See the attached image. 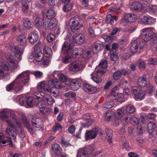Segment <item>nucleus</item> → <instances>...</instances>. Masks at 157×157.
<instances>
[{
    "label": "nucleus",
    "instance_id": "f257e3e1",
    "mask_svg": "<svg viewBox=\"0 0 157 157\" xmlns=\"http://www.w3.org/2000/svg\"><path fill=\"white\" fill-rule=\"evenodd\" d=\"M19 44L24 46H26L27 39L23 35H20L16 38ZM10 49L15 53L14 55L10 54L6 57L8 63L6 61L0 62V77H3L5 75V72L10 71L14 72L19 69L17 62L21 59V56L24 51V48L18 46H13Z\"/></svg>",
    "mask_w": 157,
    "mask_h": 157
},
{
    "label": "nucleus",
    "instance_id": "f03ea898",
    "mask_svg": "<svg viewBox=\"0 0 157 157\" xmlns=\"http://www.w3.org/2000/svg\"><path fill=\"white\" fill-rule=\"evenodd\" d=\"M29 79V72L24 71L19 74L13 82L6 86V90L10 91L13 90L16 93H20L23 90L22 84L23 83L25 86H28Z\"/></svg>",
    "mask_w": 157,
    "mask_h": 157
},
{
    "label": "nucleus",
    "instance_id": "7ed1b4c3",
    "mask_svg": "<svg viewBox=\"0 0 157 157\" xmlns=\"http://www.w3.org/2000/svg\"><path fill=\"white\" fill-rule=\"evenodd\" d=\"M0 118L6 119L8 127L11 129H15V127L20 128L21 123L19 121L18 117L16 115L14 112L8 109H3L0 110Z\"/></svg>",
    "mask_w": 157,
    "mask_h": 157
},
{
    "label": "nucleus",
    "instance_id": "20e7f679",
    "mask_svg": "<svg viewBox=\"0 0 157 157\" xmlns=\"http://www.w3.org/2000/svg\"><path fill=\"white\" fill-rule=\"evenodd\" d=\"M107 66V60H102L98 67H96V69H97V70L91 74V79L96 83L99 84L101 82L102 79L99 77L106 72Z\"/></svg>",
    "mask_w": 157,
    "mask_h": 157
},
{
    "label": "nucleus",
    "instance_id": "39448f33",
    "mask_svg": "<svg viewBox=\"0 0 157 157\" xmlns=\"http://www.w3.org/2000/svg\"><path fill=\"white\" fill-rule=\"evenodd\" d=\"M50 86L48 84L45 83L44 81L39 82L37 85V91L35 92L34 97L35 99L39 100L40 98H43L45 96V94L43 91L46 92L48 91V89Z\"/></svg>",
    "mask_w": 157,
    "mask_h": 157
},
{
    "label": "nucleus",
    "instance_id": "423d86ee",
    "mask_svg": "<svg viewBox=\"0 0 157 157\" xmlns=\"http://www.w3.org/2000/svg\"><path fill=\"white\" fill-rule=\"evenodd\" d=\"M33 128H32L28 123H27L26 126L30 133H33L34 130H37L41 128L43 126V123L42 120L38 118L33 117L31 121Z\"/></svg>",
    "mask_w": 157,
    "mask_h": 157
},
{
    "label": "nucleus",
    "instance_id": "0eeeda50",
    "mask_svg": "<svg viewBox=\"0 0 157 157\" xmlns=\"http://www.w3.org/2000/svg\"><path fill=\"white\" fill-rule=\"evenodd\" d=\"M154 28L149 27L143 29L141 30L140 36L142 39L145 41L150 40L155 33Z\"/></svg>",
    "mask_w": 157,
    "mask_h": 157
},
{
    "label": "nucleus",
    "instance_id": "6e6552de",
    "mask_svg": "<svg viewBox=\"0 0 157 157\" xmlns=\"http://www.w3.org/2000/svg\"><path fill=\"white\" fill-rule=\"evenodd\" d=\"M80 21L81 19L78 16H75L71 18L69 25L73 32H74L82 27L83 25L80 24Z\"/></svg>",
    "mask_w": 157,
    "mask_h": 157
},
{
    "label": "nucleus",
    "instance_id": "1a4fd4ad",
    "mask_svg": "<svg viewBox=\"0 0 157 157\" xmlns=\"http://www.w3.org/2000/svg\"><path fill=\"white\" fill-rule=\"evenodd\" d=\"M85 65L80 61H77L71 63L69 65L68 70L71 74H75L83 69Z\"/></svg>",
    "mask_w": 157,
    "mask_h": 157
},
{
    "label": "nucleus",
    "instance_id": "9d476101",
    "mask_svg": "<svg viewBox=\"0 0 157 157\" xmlns=\"http://www.w3.org/2000/svg\"><path fill=\"white\" fill-rule=\"evenodd\" d=\"M144 43L140 40V38H138L136 40H133L131 43L130 48L131 53L134 54L137 51L138 48L139 47L140 49H142L144 46Z\"/></svg>",
    "mask_w": 157,
    "mask_h": 157
},
{
    "label": "nucleus",
    "instance_id": "9b49d317",
    "mask_svg": "<svg viewBox=\"0 0 157 157\" xmlns=\"http://www.w3.org/2000/svg\"><path fill=\"white\" fill-rule=\"evenodd\" d=\"M132 90L134 95V97L136 100H142L144 98L145 93V91L137 86H133Z\"/></svg>",
    "mask_w": 157,
    "mask_h": 157
},
{
    "label": "nucleus",
    "instance_id": "f8f14e48",
    "mask_svg": "<svg viewBox=\"0 0 157 157\" xmlns=\"http://www.w3.org/2000/svg\"><path fill=\"white\" fill-rule=\"evenodd\" d=\"M19 128H18V127H15V129H11L12 130H11L10 128L7 127L6 131V134L7 135H9L10 137H8L7 139L3 141L2 142V143L4 144L10 142V144H12V143L11 142V140L10 137H13V138H15L16 136L15 132H17Z\"/></svg>",
    "mask_w": 157,
    "mask_h": 157
},
{
    "label": "nucleus",
    "instance_id": "ddd939ff",
    "mask_svg": "<svg viewBox=\"0 0 157 157\" xmlns=\"http://www.w3.org/2000/svg\"><path fill=\"white\" fill-rule=\"evenodd\" d=\"M78 79H70L66 82L67 84L69 85L71 89L73 90H77L81 86Z\"/></svg>",
    "mask_w": 157,
    "mask_h": 157
},
{
    "label": "nucleus",
    "instance_id": "4468645a",
    "mask_svg": "<svg viewBox=\"0 0 157 157\" xmlns=\"http://www.w3.org/2000/svg\"><path fill=\"white\" fill-rule=\"evenodd\" d=\"M58 23L56 19L52 18L50 21H45L43 23V27L45 29H51L56 27Z\"/></svg>",
    "mask_w": 157,
    "mask_h": 157
},
{
    "label": "nucleus",
    "instance_id": "2eb2a0df",
    "mask_svg": "<svg viewBox=\"0 0 157 157\" xmlns=\"http://www.w3.org/2000/svg\"><path fill=\"white\" fill-rule=\"evenodd\" d=\"M35 53V59L37 62H40L43 59V54L41 52L39 44L36 45L34 47Z\"/></svg>",
    "mask_w": 157,
    "mask_h": 157
},
{
    "label": "nucleus",
    "instance_id": "dca6fc26",
    "mask_svg": "<svg viewBox=\"0 0 157 157\" xmlns=\"http://www.w3.org/2000/svg\"><path fill=\"white\" fill-rule=\"evenodd\" d=\"M147 6L144 4H142L141 3L138 2H133L130 6V9L132 10L136 11L138 12L141 11Z\"/></svg>",
    "mask_w": 157,
    "mask_h": 157
},
{
    "label": "nucleus",
    "instance_id": "f3484780",
    "mask_svg": "<svg viewBox=\"0 0 157 157\" xmlns=\"http://www.w3.org/2000/svg\"><path fill=\"white\" fill-rule=\"evenodd\" d=\"M42 99V101L40 102H42L44 105H51L55 102V101L53 98L50 95H47L45 94V96L43 98H40Z\"/></svg>",
    "mask_w": 157,
    "mask_h": 157
},
{
    "label": "nucleus",
    "instance_id": "a211bd4d",
    "mask_svg": "<svg viewBox=\"0 0 157 157\" xmlns=\"http://www.w3.org/2000/svg\"><path fill=\"white\" fill-rule=\"evenodd\" d=\"M98 131V128H94L91 131L86 132L85 135L86 140L95 138L96 136Z\"/></svg>",
    "mask_w": 157,
    "mask_h": 157
},
{
    "label": "nucleus",
    "instance_id": "6ab92c4d",
    "mask_svg": "<svg viewBox=\"0 0 157 157\" xmlns=\"http://www.w3.org/2000/svg\"><path fill=\"white\" fill-rule=\"evenodd\" d=\"M83 87L84 91L90 94L94 93L97 90V87L88 83L84 84Z\"/></svg>",
    "mask_w": 157,
    "mask_h": 157
},
{
    "label": "nucleus",
    "instance_id": "aec40b11",
    "mask_svg": "<svg viewBox=\"0 0 157 157\" xmlns=\"http://www.w3.org/2000/svg\"><path fill=\"white\" fill-rule=\"evenodd\" d=\"M72 41L79 44L83 43L85 40L84 36L80 34H75L72 36Z\"/></svg>",
    "mask_w": 157,
    "mask_h": 157
},
{
    "label": "nucleus",
    "instance_id": "412c9836",
    "mask_svg": "<svg viewBox=\"0 0 157 157\" xmlns=\"http://www.w3.org/2000/svg\"><path fill=\"white\" fill-rule=\"evenodd\" d=\"M125 21L127 22H135L136 19V15L132 13H126L124 15Z\"/></svg>",
    "mask_w": 157,
    "mask_h": 157
},
{
    "label": "nucleus",
    "instance_id": "4be33fe9",
    "mask_svg": "<svg viewBox=\"0 0 157 157\" xmlns=\"http://www.w3.org/2000/svg\"><path fill=\"white\" fill-rule=\"evenodd\" d=\"M130 72V71H126L125 70H122L121 71H117L113 74V78L115 80L119 79L121 78V75H124L129 73Z\"/></svg>",
    "mask_w": 157,
    "mask_h": 157
},
{
    "label": "nucleus",
    "instance_id": "5701e85b",
    "mask_svg": "<svg viewBox=\"0 0 157 157\" xmlns=\"http://www.w3.org/2000/svg\"><path fill=\"white\" fill-rule=\"evenodd\" d=\"M28 39L29 42L33 44L38 40L39 36L36 33L32 32L29 34Z\"/></svg>",
    "mask_w": 157,
    "mask_h": 157
},
{
    "label": "nucleus",
    "instance_id": "b1692460",
    "mask_svg": "<svg viewBox=\"0 0 157 157\" xmlns=\"http://www.w3.org/2000/svg\"><path fill=\"white\" fill-rule=\"evenodd\" d=\"M83 49L81 48H75L72 53V56L75 58H79L83 54Z\"/></svg>",
    "mask_w": 157,
    "mask_h": 157
},
{
    "label": "nucleus",
    "instance_id": "393cba45",
    "mask_svg": "<svg viewBox=\"0 0 157 157\" xmlns=\"http://www.w3.org/2000/svg\"><path fill=\"white\" fill-rule=\"evenodd\" d=\"M71 44V43L69 42V41H66L65 42L63 45L62 50L65 51L67 54L69 53L72 50Z\"/></svg>",
    "mask_w": 157,
    "mask_h": 157
},
{
    "label": "nucleus",
    "instance_id": "a878e982",
    "mask_svg": "<svg viewBox=\"0 0 157 157\" xmlns=\"http://www.w3.org/2000/svg\"><path fill=\"white\" fill-rule=\"evenodd\" d=\"M146 78L144 77H140L138 78L137 84L140 87H145L147 85Z\"/></svg>",
    "mask_w": 157,
    "mask_h": 157
},
{
    "label": "nucleus",
    "instance_id": "bb28decb",
    "mask_svg": "<svg viewBox=\"0 0 157 157\" xmlns=\"http://www.w3.org/2000/svg\"><path fill=\"white\" fill-rule=\"evenodd\" d=\"M38 105L41 113H47L50 110L49 109L42 105V102H39L38 104Z\"/></svg>",
    "mask_w": 157,
    "mask_h": 157
},
{
    "label": "nucleus",
    "instance_id": "cd10ccee",
    "mask_svg": "<svg viewBox=\"0 0 157 157\" xmlns=\"http://www.w3.org/2000/svg\"><path fill=\"white\" fill-rule=\"evenodd\" d=\"M103 47V45L101 44H95L92 49L93 53L94 54L97 53L101 50Z\"/></svg>",
    "mask_w": 157,
    "mask_h": 157
},
{
    "label": "nucleus",
    "instance_id": "c85d7f7f",
    "mask_svg": "<svg viewBox=\"0 0 157 157\" xmlns=\"http://www.w3.org/2000/svg\"><path fill=\"white\" fill-rule=\"evenodd\" d=\"M52 83L53 85V86L55 87V88H60L63 89L64 87H62V88L61 87V86L59 85V83L58 80L57 79H55L52 80H50L48 82V85H49V84L50 83ZM65 88V91H66L67 90V88L66 87H64Z\"/></svg>",
    "mask_w": 157,
    "mask_h": 157
},
{
    "label": "nucleus",
    "instance_id": "c756f323",
    "mask_svg": "<svg viewBox=\"0 0 157 157\" xmlns=\"http://www.w3.org/2000/svg\"><path fill=\"white\" fill-rule=\"evenodd\" d=\"M61 149L60 147L57 144H55L52 145V150L56 155L59 154Z\"/></svg>",
    "mask_w": 157,
    "mask_h": 157
},
{
    "label": "nucleus",
    "instance_id": "7c9ffc66",
    "mask_svg": "<svg viewBox=\"0 0 157 157\" xmlns=\"http://www.w3.org/2000/svg\"><path fill=\"white\" fill-rule=\"evenodd\" d=\"M117 17L115 15L112 16L111 14L108 15L106 17L105 21L108 23L112 24L113 23L114 20H117Z\"/></svg>",
    "mask_w": 157,
    "mask_h": 157
},
{
    "label": "nucleus",
    "instance_id": "2f4dec72",
    "mask_svg": "<svg viewBox=\"0 0 157 157\" xmlns=\"http://www.w3.org/2000/svg\"><path fill=\"white\" fill-rule=\"evenodd\" d=\"M43 51L45 53L46 57L49 58L52 55V52L51 48L48 46H46L43 49Z\"/></svg>",
    "mask_w": 157,
    "mask_h": 157
},
{
    "label": "nucleus",
    "instance_id": "473e14b6",
    "mask_svg": "<svg viewBox=\"0 0 157 157\" xmlns=\"http://www.w3.org/2000/svg\"><path fill=\"white\" fill-rule=\"evenodd\" d=\"M109 45H107L106 46V49L110 51V53H111V59L112 61H116L118 59V57L115 54L112 53V50H109Z\"/></svg>",
    "mask_w": 157,
    "mask_h": 157
},
{
    "label": "nucleus",
    "instance_id": "72a5a7b5",
    "mask_svg": "<svg viewBox=\"0 0 157 157\" xmlns=\"http://www.w3.org/2000/svg\"><path fill=\"white\" fill-rule=\"evenodd\" d=\"M56 74L57 75V76L59 77L60 80L62 82H65L67 80V78L63 74L61 73H59L57 71L55 72L53 74V75L54 76V74Z\"/></svg>",
    "mask_w": 157,
    "mask_h": 157
},
{
    "label": "nucleus",
    "instance_id": "f704fd0d",
    "mask_svg": "<svg viewBox=\"0 0 157 157\" xmlns=\"http://www.w3.org/2000/svg\"><path fill=\"white\" fill-rule=\"evenodd\" d=\"M114 115V112L112 111H108L105 114V117L107 121H110Z\"/></svg>",
    "mask_w": 157,
    "mask_h": 157
},
{
    "label": "nucleus",
    "instance_id": "c9c22d12",
    "mask_svg": "<svg viewBox=\"0 0 157 157\" xmlns=\"http://www.w3.org/2000/svg\"><path fill=\"white\" fill-rule=\"evenodd\" d=\"M156 127V125L154 122H150L148 123L147 125V128L148 132L150 133H152Z\"/></svg>",
    "mask_w": 157,
    "mask_h": 157
},
{
    "label": "nucleus",
    "instance_id": "e433bc0d",
    "mask_svg": "<svg viewBox=\"0 0 157 157\" xmlns=\"http://www.w3.org/2000/svg\"><path fill=\"white\" fill-rule=\"evenodd\" d=\"M125 110L127 113H133L135 110V109L133 105H128L125 107Z\"/></svg>",
    "mask_w": 157,
    "mask_h": 157
},
{
    "label": "nucleus",
    "instance_id": "4c0bfd02",
    "mask_svg": "<svg viewBox=\"0 0 157 157\" xmlns=\"http://www.w3.org/2000/svg\"><path fill=\"white\" fill-rule=\"evenodd\" d=\"M89 155L83 149H80L78 151L77 157H88Z\"/></svg>",
    "mask_w": 157,
    "mask_h": 157
},
{
    "label": "nucleus",
    "instance_id": "58836bf2",
    "mask_svg": "<svg viewBox=\"0 0 157 157\" xmlns=\"http://www.w3.org/2000/svg\"><path fill=\"white\" fill-rule=\"evenodd\" d=\"M150 16L149 15H142L140 16L139 20L141 21L143 24L147 25L148 21L149 19Z\"/></svg>",
    "mask_w": 157,
    "mask_h": 157
},
{
    "label": "nucleus",
    "instance_id": "ea45409f",
    "mask_svg": "<svg viewBox=\"0 0 157 157\" xmlns=\"http://www.w3.org/2000/svg\"><path fill=\"white\" fill-rule=\"evenodd\" d=\"M48 90V91H47V92L52 94L53 96H56L59 93L58 89L56 88L52 87L51 88L49 86Z\"/></svg>",
    "mask_w": 157,
    "mask_h": 157
},
{
    "label": "nucleus",
    "instance_id": "a19ab883",
    "mask_svg": "<svg viewBox=\"0 0 157 157\" xmlns=\"http://www.w3.org/2000/svg\"><path fill=\"white\" fill-rule=\"evenodd\" d=\"M130 122L133 125H136L139 123V119L134 116H132L129 118Z\"/></svg>",
    "mask_w": 157,
    "mask_h": 157
},
{
    "label": "nucleus",
    "instance_id": "79ce46f5",
    "mask_svg": "<svg viewBox=\"0 0 157 157\" xmlns=\"http://www.w3.org/2000/svg\"><path fill=\"white\" fill-rule=\"evenodd\" d=\"M55 12L53 10H49L46 13V17L48 19L53 17L55 16Z\"/></svg>",
    "mask_w": 157,
    "mask_h": 157
},
{
    "label": "nucleus",
    "instance_id": "37998d69",
    "mask_svg": "<svg viewBox=\"0 0 157 157\" xmlns=\"http://www.w3.org/2000/svg\"><path fill=\"white\" fill-rule=\"evenodd\" d=\"M106 134L107 135L106 138L110 143H112L111 139L112 138V131L110 129H106Z\"/></svg>",
    "mask_w": 157,
    "mask_h": 157
},
{
    "label": "nucleus",
    "instance_id": "c03bdc74",
    "mask_svg": "<svg viewBox=\"0 0 157 157\" xmlns=\"http://www.w3.org/2000/svg\"><path fill=\"white\" fill-rule=\"evenodd\" d=\"M24 25L26 28L30 29L32 28L30 20L28 18L25 19L24 21Z\"/></svg>",
    "mask_w": 157,
    "mask_h": 157
},
{
    "label": "nucleus",
    "instance_id": "a18cd8bd",
    "mask_svg": "<svg viewBox=\"0 0 157 157\" xmlns=\"http://www.w3.org/2000/svg\"><path fill=\"white\" fill-rule=\"evenodd\" d=\"M114 106V104L112 101H107L102 105L103 107L106 109L112 108Z\"/></svg>",
    "mask_w": 157,
    "mask_h": 157
},
{
    "label": "nucleus",
    "instance_id": "49530a36",
    "mask_svg": "<svg viewBox=\"0 0 157 157\" xmlns=\"http://www.w3.org/2000/svg\"><path fill=\"white\" fill-rule=\"evenodd\" d=\"M25 96H23L22 95L19 96L17 97V99L18 100L19 103L21 105H23L26 103V98Z\"/></svg>",
    "mask_w": 157,
    "mask_h": 157
},
{
    "label": "nucleus",
    "instance_id": "de8ad7c7",
    "mask_svg": "<svg viewBox=\"0 0 157 157\" xmlns=\"http://www.w3.org/2000/svg\"><path fill=\"white\" fill-rule=\"evenodd\" d=\"M21 3L22 11L24 13H26L28 11V7L27 3L24 0L22 1Z\"/></svg>",
    "mask_w": 157,
    "mask_h": 157
},
{
    "label": "nucleus",
    "instance_id": "09e8293b",
    "mask_svg": "<svg viewBox=\"0 0 157 157\" xmlns=\"http://www.w3.org/2000/svg\"><path fill=\"white\" fill-rule=\"evenodd\" d=\"M124 113V110H123L122 109H118L116 111L115 115L116 117L118 119L121 118L123 116Z\"/></svg>",
    "mask_w": 157,
    "mask_h": 157
},
{
    "label": "nucleus",
    "instance_id": "8fccbe9b",
    "mask_svg": "<svg viewBox=\"0 0 157 157\" xmlns=\"http://www.w3.org/2000/svg\"><path fill=\"white\" fill-rule=\"evenodd\" d=\"M116 88H113L111 90V92L109 96L110 99L112 100H115L117 98L118 94L115 93V89Z\"/></svg>",
    "mask_w": 157,
    "mask_h": 157
},
{
    "label": "nucleus",
    "instance_id": "3c124183",
    "mask_svg": "<svg viewBox=\"0 0 157 157\" xmlns=\"http://www.w3.org/2000/svg\"><path fill=\"white\" fill-rule=\"evenodd\" d=\"M146 7L148 8L149 11L152 13H154L155 14H157V6L154 5L150 6L148 5Z\"/></svg>",
    "mask_w": 157,
    "mask_h": 157
},
{
    "label": "nucleus",
    "instance_id": "603ef678",
    "mask_svg": "<svg viewBox=\"0 0 157 157\" xmlns=\"http://www.w3.org/2000/svg\"><path fill=\"white\" fill-rule=\"evenodd\" d=\"M33 98L31 97H26V103L29 107L32 106L33 105Z\"/></svg>",
    "mask_w": 157,
    "mask_h": 157
},
{
    "label": "nucleus",
    "instance_id": "864d4df0",
    "mask_svg": "<svg viewBox=\"0 0 157 157\" xmlns=\"http://www.w3.org/2000/svg\"><path fill=\"white\" fill-rule=\"evenodd\" d=\"M71 60V56L70 54H68L65 57L63 58L62 60V62L65 64L68 63Z\"/></svg>",
    "mask_w": 157,
    "mask_h": 157
},
{
    "label": "nucleus",
    "instance_id": "5fc2aeb1",
    "mask_svg": "<svg viewBox=\"0 0 157 157\" xmlns=\"http://www.w3.org/2000/svg\"><path fill=\"white\" fill-rule=\"evenodd\" d=\"M138 66L140 70H144L145 68V63L142 60H139L137 62Z\"/></svg>",
    "mask_w": 157,
    "mask_h": 157
},
{
    "label": "nucleus",
    "instance_id": "6e6d98bb",
    "mask_svg": "<svg viewBox=\"0 0 157 157\" xmlns=\"http://www.w3.org/2000/svg\"><path fill=\"white\" fill-rule=\"evenodd\" d=\"M32 74L34 75L36 77L38 78H42L43 75V73L39 71H33Z\"/></svg>",
    "mask_w": 157,
    "mask_h": 157
},
{
    "label": "nucleus",
    "instance_id": "4d7b16f0",
    "mask_svg": "<svg viewBox=\"0 0 157 157\" xmlns=\"http://www.w3.org/2000/svg\"><path fill=\"white\" fill-rule=\"evenodd\" d=\"M116 100L117 101L120 102L122 103L125 100V98H124V95L122 94H118V96Z\"/></svg>",
    "mask_w": 157,
    "mask_h": 157
},
{
    "label": "nucleus",
    "instance_id": "13d9d810",
    "mask_svg": "<svg viewBox=\"0 0 157 157\" xmlns=\"http://www.w3.org/2000/svg\"><path fill=\"white\" fill-rule=\"evenodd\" d=\"M35 25L37 28H39L41 25V19L38 17L35 19Z\"/></svg>",
    "mask_w": 157,
    "mask_h": 157
},
{
    "label": "nucleus",
    "instance_id": "bf43d9fd",
    "mask_svg": "<svg viewBox=\"0 0 157 157\" xmlns=\"http://www.w3.org/2000/svg\"><path fill=\"white\" fill-rule=\"evenodd\" d=\"M62 126L59 123H56L52 128V131L54 132H56L57 130H59V129H62Z\"/></svg>",
    "mask_w": 157,
    "mask_h": 157
},
{
    "label": "nucleus",
    "instance_id": "052dcab7",
    "mask_svg": "<svg viewBox=\"0 0 157 157\" xmlns=\"http://www.w3.org/2000/svg\"><path fill=\"white\" fill-rule=\"evenodd\" d=\"M83 149L85 150L89 155L93 151V147L90 145L86 146Z\"/></svg>",
    "mask_w": 157,
    "mask_h": 157
},
{
    "label": "nucleus",
    "instance_id": "680f3d73",
    "mask_svg": "<svg viewBox=\"0 0 157 157\" xmlns=\"http://www.w3.org/2000/svg\"><path fill=\"white\" fill-rule=\"evenodd\" d=\"M148 64L149 65H156L157 64V59L156 58H151L148 60Z\"/></svg>",
    "mask_w": 157,
    "mask_h": 157
},
{
    "label": "nucleus",
    "instance_id": "e2e57ef3",
    "mask_svg": "<svg viewBox=\"0 0 157 157\" xmlns=\"http://www.w3.org/2000/svg\"><path fill=\"white\" fill-rule=\"evenodd\" d=\"M151 44H155L157 42V34L155 33L150 40Z\"/></svg>",
    "mask_w": 157,
    "mask_h": 157
},
{
    "label": "nucleus",
    "instance_id": "0e129e2a",
    "mask_svg": "<svg viewBox=\"0 0 157 157\" xmlns=\"http://www.w3.org/2000/svg\"><path fill=\"white\" fill-rule=\"evenodd\" d=\"M55 36L52 33L48 34L47 36V39L49 42H52L54 39Z\"/></svg>",
    "mask_w": 157,
    "mask_h": 157
},
{
    "label": "nucleus",
    "instance_id": "69168bd1",
    "mask_svg": "<svg viewBox=\"0 0 157 157\" xmlns=\"http://www.w3.org/2000/svg\"><path fill=\"white\" fill-rule=\"evenodd\" d=\"M64 95L67 97L73 98L75 97V94L74 92L71 91L65 93Z\"/></svg>",
    "mask_w": 157,
    "mask_h": 157
},
{
    "label": "nucleus",
    "instance_id": "338daca9",
    "mask_svg": "<svg viewBox=\"0 0 157 157\" xmlns=\"http://www.w3.org/2000/svg\"><path fill=\"white\" fill-rule=\"evenodd\" d=\"M72 8V7L71 5L68 4L67 5L65 6L63 8V10L64 12L69 11H70Z\"/></svg>",
    "mask_w": 157,
    "mask_h": 157
},
{
    "label": "nucleus",
    "instance_id": "774afa93",
    "mask_svg": "<svg viewBox=\"0 0 157 157\" xmlns=\"http://www.w3.org/2000/svg\"><path fill=\"white\" fill-rule=\"evenodd\" d=\"M155 21V18L150 16L147 25H151L154 24Z\"/></svg>",
    "mask_w": 157,
    "mask_h": 157
}]
</instances>
